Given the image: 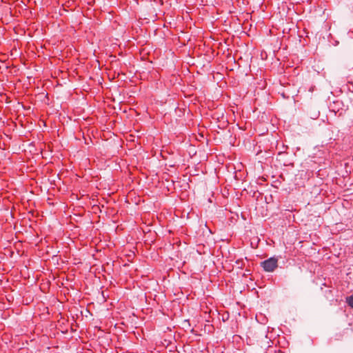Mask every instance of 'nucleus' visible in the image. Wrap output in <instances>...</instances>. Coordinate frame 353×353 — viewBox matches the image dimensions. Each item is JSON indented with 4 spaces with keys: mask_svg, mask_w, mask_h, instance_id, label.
<instances>
[{
    "mask_svg": "<svg viewBox=\"0 0 353 353\" xmlns=\"http://www.w3.org/2000/svg\"><path fill=\"white\" fill-rule=\"evenodd\" d=\"M268 176H269L265 174L259 176L258 178H256V183L259 185H263V183H265L268 181Z\"/></svg>",
    "mask_w": 353,
    "mask_h": 353,
    "instance_id": "nucleus-5",
    "label": "nucleus"
},
{
    "mask_svg": "<svg viewBox=\"0 0 353 353\" xmlns=\"http://www.w3.org/2000/svg\"><path fill=\"white\" fill-rule=\"evenodd\" d=\"M326 190H324V192L322 194L323 196H325V197H329V195H325V193H326Z\"/></svg>",
    "mask_w": 353,
    "mask_h": 353,
    "instance_id": "nucleus-11",
    "label": "nucleus"
},
{
    "mask_svg": "<svg viewBox=\"0 0 353 353\" xmlns=\"http://www.w3.org/2000/svg\"><path fill=\"white\" fill-rule=\"evenodd\" d=\"M226 190V188H224V191L222 192V194H223V196L225 198V199H228L230 195L228 193L227 194V192H225V191Z\"/></svg>",
    "mask_w": 353,
    "mask_h": 353,
    "instance_id": "nucleus-7",
    "label": "nucleus"
},
{
    "mask_svg": "<svg viewBox=\"0 0 353 353\" xmlns=\"http://www.w3.org/2000/svg\"><path fill=\"white\" fill-rule=\"evenodd\" d=\"M323 191V189H321L319 194L321 195V192Z\"/></svg>",
    "mask_w": 353,
    "mask_h": 353,
    "instance_id": "nucleus-14",
    "label": "nucleus"
},
{
    "mask_svg": "<svg viewBox=\"0 0 353 353\" xmlns=\"http://www.w3.org/2000/svg\"><path fill=\"white\" fill-rule=\"evenodd\" d=\"M212 196H216V197L217 196L215 195L214 192H212Z\"/></svg>",
    "mask_w": 353,
    "mask_h": 353,
    "instance_id": "nucleus-12",
    "label": "nucleus"
},
{
    "mask_svg": "<svg viewBox=\"0 0 353 353\" xmlns=\"http://www.w3.org/2000/svg\"><path fill=\"white\" fill-rule=\"evenodd\" d=\"M226 190V188H224V191L222 192V194H223V196L225 198V199H228L230 195L228 193L227 194V192H225V191Z\"/></svg>",
    "mask_w": 353,
    "mask_h": 353,
    "instance_id": "nucleus-8",
    "label": "nucleus"
},
{
    "mask_svg": "<svg viewBox=\"0 0 353 353\" xmlns=\"http://www.w3.org/2000/svg\"><path fill=\"white\" fill-rule=\"evenodd\" d=\"M346 302L350 307H353V295L347 296L346 298Z\"/></svg>",
    "mask_w": 353,
    "mask_h": 353,
    "instance_id": "nucleus-6",
    "label": "nucleus"
},
{
    "mask_svg": "<svg viewBox=\"0 0 353 353\" xmlns=\"http://www.w3.org/2000/svg\"><path fill=\"white\" fill-rule=\"evenodd\" d=\"M94 3V0H92V1L89 2L88 4L90 6H93Z\"/></svg>",
    "mask_w": 353,
    "mask_h": 353,
    "instance_id": "nucleus-9",
    "label": "nucleus"
},
{
    "mask_svg": "<svg viewBox=\"0 0 353 353\" xmlns=\"http://www.w3.org/2000/svg\"><path fill=\"white\" fill-rule=\"evenodd\" d=\"M103 201H105L106 203H108V200H106V199H104V200H103Z\"/></svg>",
    "mask_w": 353,
    "mask_h": 353,
    "instance_id": "nucleus-15",
    "label": "nucleus"
},
{
    "mask_svg": "<svg viewBox=\"0 0 353 353\" xmlns=\"http://www.w3.org/2000/svg\"><path fill=\"white\" fill-rule=\"evenodd\" d=\"M248 193H252V197L253 199H263V193L256 190V188L252 185H248L246 188H244L241 195L246 198Z\"/></svg>",
    "mask_w": 353,
    "mask_h": 353,
    "instance_id": "nucleus-2",
    "label": "nucleus"
},
{
    "mask_svg": "<svg viewBox=\"0 0 353 353\" xmlns=\"http://www.w3.org/2000/svg\"><path fill=\"white\" fill-rule=\"evenodd\" d=\"M234 177L235 180L238 181H243L245 178L246 177V172L244 170L238 169L236 170V168L234 167Z\"/></svg>",
    "mask_w": 353,
    "mask_h": 353,
    "instance_id": "nucleus-4",
    "label": "nucleus"
},
{
    "mask_svg": "<svg viewBox=\"0 0 353 353\" xmlns=\"http://www.w3.org/2000/svg\"><path fill=\"white\" fill-rule=\"evenodd\" d=\"M261 266L266 272H272L278 267V259L271 257L261 263Z\"/></svg>",
    "mask_w": 353,
    "mask_h": 353,
    "instance_id": "nucleus-1",
    "label": "nucleus"
},
{
    "mask_svg": "<svg viewBox=\"0 0 353 353\" xmlns=\"http://www.w3.org/2000/svg\"><path fill=\"white\" fill-rule=\"evenodd\" d=\"M252 193H248V194H247V197H248V196H252Z\"/></svg>",
    "mask_w": 353,
    "mask_h": 353,
    "instance_id": "nucleus-13",
    "label": "nucleus"
},
{
    "mask_svg": "<svg viewBox=\"0 0 353 353\" xmlns=\"http://www.w3.org/2000/svg\"><path fill=\"white\" fill-rule=\"evenodd\" d=\"M264 199H268V196H267V195H265V196H264Z\"/></svg>",
    "mask_w": 353,
    "mask_h": 353,
    "instance_id": "nucleus-16",
    "label": "nucleus"
},
{
    "mask_svg": "<svg viewBox=\"0 0 353 353\" xmlns=\"http://www.w3.org/2000/svg\"><path fill=\"white\" fill-rule=\"evenodd\" d=\"M264 163L259 161L256 164L254 165V174L255 177L258 178L259 176L264 174L263 171L265 169Z\"/></svg>",
    "mask_w": 353,
    "mask_h": 353,
    "instance_id": "nucleus-3",
    "label": "nucleus"
},
{
    "mask_svg": "<svg viewBox=\"0 0 353 353\" xmlns=\"http://www.w3.org/2000/svg\"><path fill=\"white\" fill-rule=\"evenodd\" d=\"M94 3V0H92V1L89 2L88 4L90 6H93Z\"/></svg>",
    "mask_w": 353,
    "mask_h": 353,
    "instance_id": "nucleus-10",
    "label": "nucleus"
}]
</instances>
